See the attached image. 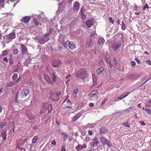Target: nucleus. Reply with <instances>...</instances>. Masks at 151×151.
<instances>
[{
  "mask_svg": "<svg viewBox=\"0 0 151 151\" xmlns=\"http://www.w3.org/2000/svg\"><path fill=\"white\" fill-rule=\"evenodd\" d=\"M88 75L86 70L84 69H81L76 73V77L82 79L86 78Z\"/></svg>",
  "mask_w": 151,
  "mask_h": 151,
  "instance_id": "f257e3e1",
  "label": "nucleus"
},
{
  "mask_svg": "<svg viewBox=\"0 0 151 151\" xmlns=\"http://www.w3.org/2000/svg\"><path fill=\"white\" fill-rule=\"evenodd\" d=\"M62 43L65 48L68 45L69 48L71 50H73L76 48V46L74 43L73 41L70 42L69 41L67 40L66 42H63Z\"/></svg>",
  "mask_w": 151,
  "mask_h": 151,
  "instance_id": "f03ea898",
  "label": "nucleus"
},
{
  "mask_svg": "<svg viewBox=\"0 0 151 151\" xmlns=\"http://www.w3.org/2000/svg\"><path fill=\"white\" fill-rule=\"evenodd\" d=\"M43 36L38 37L37 39L38 42L41 44H44L45 42H47L49 39V37L46 36L45 35H44Z\"/></svg>",
  "mask_w": 151,
  "mask_h": 151,
  "instance_id": "7ed1b4c3",
  "label": "nucleus"
},
{
  "mask_svg": "<svg viewBox=\"0 0 151 151\" xmlns=\"http://www.w3.org/2000/svg\"><path fill=\"white\" fill-rule=\"evenodd\" d=\"M20 92L22 97H26L29 94V91L27 88L24 87Z\"/></svg>",
  "mask_w": 151,
  "mask_h": 151,
  "instance_id": "20e7f679",
  "label": "nucleus"
},
{
  "mask_svg": "<svg viewBox=\"0 0 151 151\" xmlns=\"http://www.w3.org/2000/svg\"><path fill=\"white\" fill-rule=\"evenodd\" d=\"M80 7V4L78 1L75 2L73 3V11L75 12H78L79 10Z\"/></svg>",
  "mask_w": 151,
  "mask_h": 151,
  "instance_id": "39448f33",
  "label": "nucleus"
},
{
  "mask_svg": "<svg viewBox=\"0 0 151 151\" xmlns=\"http://www.w3.org/2000/svg\"><path fill=\"white\" fill-rule=\"evenodd\" d=\"M121 42H114L112 45V48L114 51L117 50L121 46Z\"/></svg>",
  "mask_w": 151,
  "mask_h": 151,
  "instance_id": "423d86ee",
  "label": "nucleus"
},
{
  "mask_svg": "<svg viewBox=\"0 0 151 151\" xmlns=\"http://www.w3.org/2000/svg\"><path fill=\"white\" fill-rule=\"evenodd\" d=\"M61 62L59 60H54L52 61V66L55 68L58 67L61 65Z\"/></svg>",
  "mask_w": 151,
  "mask_h": 151,
  "instance_id": "0eeeda50",
  "label": "nucleus"
},
{
  "mask_svg": "<svg viewBox=\"0 0 151 151\" xmlns=\"http://www.w3.org/2000/svg\"><path fill=\"white\" fill-rule=\"evenodd\" d=\"M7 134H6V132L5 131H3L1 132V135H0V141H1L2 140L1 139H2V142L6 139Z\"/></svg>",
  "mask_w": 151,
  "mask_h": 151,
  "instance_id": "6e6552de",
  "label": "nucleus"
},
{
  "mask_svg": "<svg viewBox=\"0 0 151 151\" xmlns=\"http://www.w3.org/2000/svg\"><path fill=\"white\" fill-rule=\"evenodd\" d=\"M15 37L16 34L14 32L11 33L7 35L6 39H7L8 40L11 41L14 39Z\"/></svg>",
  "mask_w": 151,
  "mask_h": 151,
  "instance_id": "1a4fd4ad",
  "label": "nucleus"
},
{
  "mask_svg": "<svg viewBox=\"0 0 151 151\" xmlns=\"http://www.w3.org/2000/svg\"><path fill=\"white\" fill-rule=\"evenodd\" d=\"M98 94V91L96 90H94L90 93L89 94V96L91 98H94L96 97Z\"/></svg>",
  "mask_w": 151,
  "mask_h": 151,
  "instance_id": "9d476101",
  "label": "nucleus"
},
{
  "mask_svg": "<svg viewBox=\"0 0 151 151\" xmlns=\"http://www.w3.org/2000/svg\"><path fill=\"white\" fill-rule=\"evenodd\" d=\"M21 50L23 55L26 54L27 52V47L24 45L22 44L21 45Z\"/></svg>",
  "mask_w": 151,
  "mask_h": 151,
  "instance_id": "9b49d317",
  "label": "nucleus"
},
{
  "mask_svg": "<svg viewBox=\"0 0 151 151\" xmlns=\"http://www.w3.org/2000/svg\"><path fill=\"white\" fill-rule=\"evenodd\" d=\"M94 22V20L93 19H90L88 21H86V25L88 28H90L93 25Z\"/></svg>",
  "mask_w": 151,
  "mask_h": 151,
  "instance_id": "f8f14e48",
  "label": "nucleus"
},
{
  "mask_svg": "<svg viewBox=\"0 0 151 151\" xmlns=\"http://www.w3.org/2000/svg\"><path fill=\"white\" fill-rule=\"evenodd\" d=\"M87 43L88 48L92 47L93 46L94 42H93L91 39H90L87 41Z\"/></svg>",
  "mask_w": 151,
  "mask_h": 151,
  "instance_id": "ddd939ff",
  "label": "nucleus"
},
{
  "mask_svg": "<svg viewBox=\"0 0 151 151\" xmlns=\"http://www.w3.org/2000/svg\"><path fill=\"white\" fill-rule=\"evenodd\" d=\"M104 68L102 67L99 68H98L96 71V73L98 75H100L104 71Z\"/></svg>",
  "mask_w": 151,
  "mask_h": 151,
  "instance_id": "4468645a",
  "label": "nucleus"
},
{
  "mask_svg": "<svg viewBox=\"0 0 151 151\" xmlns=\"http://www.w3.org/2000/svg\"><path fill=\"white\" fill-rule=\"evenodd\" d=\"M30 19V17L27 16L24 17L22 19V20L24 23H27L29 22Z\"/></svg>",
  "mask_w": 151,
  "mask_h": 151,
  "instance_id": "2eb2a0df",
  "label": "nucleus"
},
{
  "mask_svg": "<svg viewBox=\"0 0 151 151\" xmlns=\"http://www.w3.org/2000/svg\"><path fill=\"white\" fill-rule=\"evenodd\" d=\"M105 42V40L104 38L100 37L98 41V44L100 46L103 44Z\"/></svg>",
  "mask_w": 151,
  "mask_h": 151,
  "instance_id": "dca6fc26",
  "label": "nucleus"
},
{
  "mask_svg": "<svg viewBox=\"0 0 151 151\" xmlns=\"http://www.w3.org/2000/svg\"><path fill=\"white\" fill-rule=\"evenodd\" d=\"M100 134H105L107 131V129L104 127H102L100 129Z\"/></svg>",
  "mask_w": 151,
  "mask_h": 151,
  "instance_id": "f3484780",
  "label": "nucleus"
},
{
  "mask_svg": "<svg viewBox=\"0 0 151 151\" xmlns=\"http://www.w3.org/2000/svg\"><path fill=\"white\" fill-rule=\"evenodd\" d=\"M100 141L103 145H105L108 140L105 138L102 137L100 139Z\"/></svg>",
  "mask_w": 151,
  "mask_h": 151,
  "instance_id": "a211bd4d",
  "label": "nucleus"
},
{
  "mask_svg": "<svg viewBox=\"0 0 151 151\" xmlns=\"http://www.w3.org/2000/svg\"><path fill=\"white\" fill-rule=\"evenodd\" d=\"M129 93L128 92H126L124 94H123L119 97L118 98L120 100H121L123 98H125L126 96H127Z\"/></svg>",
  "mask_w": 151,
  "mask_h": 151,
  "instance_id": "6ab92c4d",
  "label": "nucleus"
},
{
  "mask_svg": "<svg viewBox=\"0 0 151 151\" xmlns=\"http://www.w3.org/2000/svg\"><path fill=\"white\" fill-rule=\"evenodd\" d=\"M81 114L80 113H78L76 116H73L72 118V121L75 122L77 120L80 116Z\"/></svg>",
  "mask_w": 151,
  "mask_h": 151,
  "instance_id": "aec40b11",
  "label": "nucleus"
},
{
  "mask_svg": "<svg viewBox=\"0 0 151 151\" xmlns=\"http://www.w3.org/2000/svg\"><path fill=\"white\" fill-rule=\"evenodd\" d=\"M6 85L8 86L12 87L15 85V83L14 82V81H10L7 83Z\"/></svg>",
  "mask_w": 151,
  "mask_h": 151,
  "instance_id": "412c9836",
  "label": "nucleus"
},
{
  "mask_svg": "<svg viewBox=\"0 0 151 151\" xmlns=\"http://www.w3.org/2000/svg\"><path fill=\"white\" fill-rule=\"evenodd\" d=\"M38 138V137L37 136H34L32 139V143L35 144L37 141Z\"/></svg>",
  "mask_w": 151,
  "mask_h": 151,
  "instance_id": "4be33fe9",
  "label": "nucleus"
},
{
  "mask_svg": "<svg viewBox=\"0 0 151 151\" xmlns=\"http://www.w3.org/2000/svg\"><path fill=\"white\" fill-rule=\"evenodd\" d=\"M62 134L63 135V138L64 141H65L68 138V136L66 133L62 132Z\"/></svg>",
  "mask_w": 151,
  "mask_h": 151,
  "instance_id": "5701e85b",
  "label": "nucleus"
},
{
  "mask_svg": "<svg viewBox=\"0 0 151 151\" xmlns=\"http://www.w3.org/2000/svg\"><path fill=\"white\" fill-rule=\"evenodd\" d=\"M52 78V81H53L54 82H55L57 80V78L55 76V75L54 73H53L51 75Z\"/></svg>",
  "mask_w": 151,
  "mask_h": 151,
  "instance_id": "b1692460",
  "label": "nucleus"
},
{
  "mask_svg": "<svg viewBox=\"0 0 151 151\" xmlns=\"http://www.w3.org/2000/svg\"><path fill=\"white\" fill-rule=\"evenodd\" d=\"M46 109H47L48 110V113H49L50 112L52 109V108L51 105L49 104L48 105L47 108Z\"/></svg>",
  "mask_w": 151,
  "mask_h": 151,
  "instance_id": "393cba45",
  "label": "nucleus"
},
{
  "mask_svg": "<svg viewBox=\"0 0 151 151\" xmlns=\"http://www.w3.org/2000/svg\"><path fill=\"white\" fill-rule=\"evenodd\" d=\"M78 90L77 88L75 89V90L73 91V96L74 97H76L77 94L78 93Z\"/></svg>",
  "mask_w": 151,
  "mask_h": 151,
  "instance_id": "a878e982",
  "label": "nucleus"
},
{
  "mask_svg": "<svg viewBox=\"0 0 151 151\" xmlns=\"http://www.w3.org/2000/svg\"><path fill=\"white\" fill-rule=\"evenodd\" d=\"M33 21L34 24L36 26H37L39 25V23L38 22V21L37 19L35 18H34Z\"/></svg>",
  "mask_w": 151,
  "mask_h": 151,
  "instance_id": "bb28decb",
  "label": "nucleus"
},
{
  "mask_svg": "<svg viewBox=\"0 0 151 151\" xmlns=\"http://www.w3.org/2000/svg\"><path fill=\"white\" fill-rule=\"evenodd\" d=\"M44 78L45 81L47 82H49V81L50 80V78L47 76V75H45L44 76Z\"/></svg>",
  "mask_w": 151,
  "mask_h": 151,
  "instance_id": "cd10ccee",
  "label": "nucleus"
},
{
  "mask_svg": "<svg viewBox=\"0 0 151 151\" xmlns=\"http://www.w3.org/2000/svg\"><path fill=\"white\" fill-rule=\"evenodd\" d=\"M86 11V9L84 7H82L81 8L80 11V13H84V12Z\"/></svg>",
  "mask_w": 151,
  "mask_h": 151,
  "instance_id": "c85d7f7f",
  "label": "nucleus"
},
{
  "mask_svg": "<svg viewBox=\"0 0 151 151\" xmlns=\"http://www.w3.org/2000/svg\"><path fill=\"white\" fill-rule=\"evenodd\" d=\"M18 75L17 73H14L12 76V79L13 80H15L17 78Z\"/></svg>",
  "mask_w": 151,
  "mask_h": 151,
  "instance_id": "c756f323",
  "label": "nucleus"
},
{
  "mask_svg": "<svg viewBox=\"0 0 151 151\" xmlns=\"http://www.w3.org/2000/svg\"><path fill=\"white\" fill-rule=\"evenodd\" d=\"M81 15V17L82 18L83 20H84L86 19V16L85 15L84 13H80Z\"/></svg>",
  "mask_w": 151,
  "mask_h": 151,
  "instance_id": "7c9ffc66",
  "label": "nucleus"
},
{
  "mask_svg": "<svg viewBox=\"0 0 151 151\" xmlns=\"http://www.w3.org/2000/svg\"><path fill=\"white\" fill-rule=\"evenodd\" d=\"M53 29L52 28H50V30L49 32L47 33V34H45L46 36L47 37L48 36H49L52 33V32L53 31Z\"/></svg>",
  "mask_w": 151,
  "mask_h": 151,
  "instance_id": "2f4dec72",
  "label": "nucleus"
},
{
  "mask_svg": "<svg viewBox=\"0 0 151 151\" xmlns=\"http://www.w3.org/2000/svg\"><path fill=\"white\" fill-rule=\"evenodd\" d=\"M145 106L146 107H151V101L147 102L145 104Z\"/></svg>",
  "mask_w": 151,
  "mask_h": 151,
  "instance_id": "473e14b6",
  "label": "nucleus"
},
{
  "mask_svg": "<svg viewBox=\"0 0 151 151\" xmlns=\"http://www.w3.org/2000/svg\"><path fill=\"white\" fill-rule=\"evenodd\" d=\"M12 52L14 55H16L18 53V51L17 49H14L13 50Z\"/></svg>",
  "mask_w": 151,
  "mask_h": 151,
  "instance_id": "72a5a7b5",
  "label": "nucleus"
},
{
  "mask_svg": "<svg viewBox=\"0 0 151 151\" xmlns=\"http://www.w3.org/2000/svg\"><path fill=\"white\" fill-rule=\"evenodd\" d=\"M6 124V122H4L2 123L0 125V128H2L4 127Z\"/></svg>",
  "mask_w": 151,
  "mask_h": 151,
  "instance_id": "f704fd0d",
  "label": "nucleus"
},
{
  "mask_svg": "<svg viewBox=\"0 0 151 151\" xmlns=\"http://www.w3.org/2000/svg\"><path fill=\"white\" fill-rule=\"evenodd\" d=\"M8 54V52L7 50H5L3 51H2V56H5L7 55Z\"/></svg>",
  "mask_w": 151,
  "mask_h": 151,
  "instance_id": "c9c22d12",
  "label": "nucleus"
},
{
  "mask_svg": "<svg viewBox=\"0 0 151 151\" xmlns=\"http://www.w3.org/2000/svg\"><path fill=\"white\" fill-rule=\"evenodd\" d=\"M93 82L94 84H96L97 83V81L96 77H94L93 76Z\"/></svg>",
  "mask_w": 151,
  "mask_h": 151,
  "instance_id": "e433bc0d",
  "label": "nucleus"
},
{
  "mask_svg": "<svg viewBox=\"0 0 151 151\" xmlns=\"http://www.w3.org/2000/svg\"><path fill=\"white\" fill-rule=\"evenodd\" d=\"M76 149L77 151H79L82 149L81 145H78L76 147Z\"/></svg>",
  "mask_w": 151,
  "mask_h": 151,
  "instance_id": "4c0bfd02",
  "label": "nucleus"
},
{
  "mask_svg": "<svg viewBox=\"0 0 151 151\" xmlns=\"http://www.w3.org/2000/svg\"><path fill=\"white\" fill-rule=\"evenodd\" d=\"M145 111L147 114H151V111L148 108H146L145 109Z\"/></svg>",
  "mask_w": 151,
  "mask_h": 151,
  "instance_id": "58836bf2",
  "label": "nucleus"
},
{
  "mask_svg": "<svg viewBox=\"0 0 151 151\" xmlns=\"http://www.w3.org/2000/svg\"><path fill=\"white\" fill-rule=\"evenodd\" d=\"M74 0H68L67 1V4L68 6H71L72 4V2Z\"/></svg>",
  "mask_w": 151,
  "mask_h": 151,
  "instance_id": "ea45409f",
  "label": "nucleus"
},
{
  "mask_svg": "<svg viewBox=\"0 0 151 151\" xmlns=\"http://www.w3.org/2000/svg\"><path fill=\"white\" fill-rule=\"evenodd\" d=\"M109 20L110 23H111L112 24L114 23V21L112 19V18L111 17H110L109 18Z\"/></svg>",
  "mask_w": 151,
  "mask_h": 151,
  "instance_id": "a19ab883",
  "label": "nucleus"
},
{
  "mask_svg": "<svg viewBox=\"0 0 151 151\" xmlns=\"http://www.w3.org/2000/svg\"><path fill=\"white\" fill-rule=\"evenodd\" d=\"M94 144H96V145H97L99 144L98 139L96 138L94 139Z\"/></svg>",
  "mask_w": 151,
  "mask_h": 151,
  "instance_id": "79ce46f5",
  "label": "nucleus"
},
{
  "mask_svg": "<svg viewBox=\"0 0 151 151\" xmlns=\"http://www.w3.org/2000/svg\"><path fill=\"white\" fill-rule=\"evenodd\" d=\"M122 29L123 30H124L125 29V25L123 22H122Z\"/></svg>",
  "mask_w": 151,
  "mask_h": 151,
  "instance_id": "37998d69",
  "label": "nucleus"
},
{
  "mask_svg": "<svg viewBox=\"0 0 151 151\" xmlns=\"http://www.w3.org/2000/svg\"><path fill=\"white\" fill-rule=\"evenodd\" d=\"M149 8V6H148V4H146L143 7V10H145L146 8Z\"/></svg>",
  "mask_w": 151,
  "mask_h": 151,
  "instance_id": "c03bdc74",
  "label": "nucleus"
},
{
  "mask_svg": "<svg viewBox=\"0 0 151 151\" xmlns=\"http://www.w3.org/2000/svg\"><path fill=\"white\" fill-rule=\"evenodd\" d=\"M106 145H107L108 146H111V143L110 142L108 141L107 142H106Z\"/></svg>",
  "mask_w": 151,
  "mask_h": 151,
  "instance_id": "a18cd8bd",
  "label": "nucleus"
},
{
  "mask_svg": "<svg viewBox=\"0 0 151 151\" xmlns=\"http://www.w3.org/2000/svg\"><path fill=\"white\" fill-rule=\"evenodd\" d=\"M21 142H22L21 143H18L19 144V145L23 146L25 142V141L24 140H23Z\"/></svg>",
  "mask_w": 151,
  "mask_h": 151,
  "instance_id": "49530a36",
  "label": "nucleus"
},
{
  "mask_svg": "<svg viewBox=\"0 0 151 151\" xmlns=\"http://www.w3.org/2000/svg\"><path fill=\"white\" fill-rule=\"evenodd\" d=\"M131 64L132 66H134L136 65V63L134 61H132Z\"/></svg>",
  "mask_w": 151,
  "mask_h": 151,
  "instance_id": "de8ad7c7",
  "label": "nucleus"
},
{
  "mask_svg": "<svg viewBox=\"0 0 151 151\" xmlns=\"http://www.w3.org/2000/svg\"><path fill=\"white\" fill-rule=\"evenodd\" d=\"M136 61L137 63L139 64H140V63L139 60L137 58H135L134 59Z\"/></svg>",
  "mask_w": 151,
  "mask_h": 151,
  "instance_id": "09e8293b",
  "label": "nucleus"
},
{
  "mask_svg": "<svg viewBox=\"0 0 151 151\" xmlns=\"http://www.w3.org/2000/svg\"><path fill=\"white\" fill-rule=\"evenodd\" d=\"M90 145L93 147H94L95 146H96V144H94V142H92L90 143Z\"/></svg>",
  "mask_w": 151,
  "mask_h": 151,
  "instance_id": "8fccbe9b",
  "label": "nucleus"
},
{
  "mask_svg": "<svg viewBox=\"0 0 151 151\" xmlns=\"http://www.w3.org/2000/svg\"><path fill=\"white\" fill-rule=\"evenodd\" d=\"M146 62L148 65H151V61L149 60H147L146 61Z\"/></svg>",
  "mask_w": 151,
  "mask_h": 151,
  "instance_id": "3c124183",
  "label": "nucleus"
},
{
  "mask_svg": "<svg viewBox=\"0 0 151 151\" xmlns=\"http://www.w3.org/2000/svg\"><path fill=\"white\" fill-rule=\"evenodd\" d=\"M51 144L55 145H56V142L55 141V139H54L52 141Z\"/></svg>",
  "mask_w": 151,
  "mask_h": 151,
  "instance_id": "603ef678",
  "label": "nucleus"
},
{
  "mask_svg": "<svg viewBox=\"0 0 151 151\" xmlns=\"http://www.w3.org/2000/svg\"><path fill=\"white\" fill-rule=\"evenodd\" d=\"M67 103L68 105H71L72 102L70 100H68L67 101Z\"/></svg>",
  "mask_w": 151,
  "mask_h": 151,
  "instance_id": "864d4df0",
  "label": "nucleus"
},
{
  "mask_svg": "<svg viewBox=\"0 0 151 151\" xmlns=\"http://www.w3.org/2000/svg\"><path fill=\"white\" fill-rule=\"evenodd\" d=\"M108 64H109V65L111 68H112L113 66V65L110 62H109L108 63Z\"/></svg>",
  "mask_w": 151,
  "mask_h": 151,
  "instance_id": "5fc2aeb1",
  "label": "nucleus"
},
{
  "mask_svg": "<svg viewBox=\"0 0 151 151\" xmlns=\"http://www.w3.org/2000/svg\"><path fill=\"white\" fill-rule=\"evenodd\" d=\"M86 144H83L82 146H81L82 149H85L86 147Z\"/></svg>",
  "mask_w": 151,
  "mask_h": 151,
  "instance_id": "6e6d98bb",
  "label": "nucleus"
},
{
  "mask_svg": "<svg viewBox=\"0 0 151 151\" xmlns=\"http://www.w3.org/2000/svg\"><path fill=\"white\" fill-rule=\"evenodd\" d=\"M61 151H65V147L63 146H62L61 147Z\"/></svg>",
  "mask_w": 151,
  "mask_h": 151,
  "instance_id": "4d7b16f0",
  "label": "nucleus"
},
{
  "mask_svg": "<svg viewBox=\"0 0 151 151\" xmlns=\"http://www.w3.org/2000/svg\"><path fill=\"white\" fill-rule=\"evenodd\" d=\"M14 63V61L12 59H10L9 62V63L12 65Z\"/></svg>",
  "mask_w": 151,
  "mask_h": 151,
  "instance_id": "13d9d810",
  "label": "nucleus"
},
{
  "mask_svg": "<svg viewBox=\"0 0 151 151\" xmlns=\"http://www.w3.org/2000/svg\"><path fill=\"white\" fill-rule=\"evenodd\" d=\"M90 139V137H86V140L87 142H88L89 141Z\"/></svg>",
  "mask_w": 151,
  "mask_h": 151,
  "instance_id": "bf43d9fd",
  "label": "nucleus"
},
{
  "mask_svg": "<svg viewBox=\"0 0 151 151\" xmlns=\"http://www.w3.org/2000/svg\"><path fill=\"white\" fill-rule=\"evenodd\" d=\"M4 4L0 3V9L4 7Z\"/></svg>",
  "mask_w": 151,
  "mask_h": 151,
  "instance_id": "052dcab7",
  "label": "nucleus"
},
{
  "mask_svg": "<svg viewBox=\"0 0 151 151\" xmlns=\"http://www.w3.org/2000/svg\"><path fill=\"white\" fill-rule=\"evenodd\" d=\"M19 80L17 79L16 81H14V82H15V85H16V84L17 83L19 82Z\"/></svg>",
  "mask_w": 151,
  "mask_h": 151,
  "instance_id": "680f3d73",
  "label": "nucleus"
},
{
  "mask_svg": "<svg viewBox=\"0 0 151 151\" xmlns=\"http://www.w3.org/2000/svg\"><path fill=\"white\" fill-rule=\"evenodd\" d=\"M3 61H6V63L8 62V60L6 57H5L3 59Z\"/></svg>",
  "mask_w": 151,
  "mask_h": 151,
  "instance_id": "e2e57ef3",
  "label": "nucleus"
},
{
  "mask_svg": "<svg viewBox=\"0 0 151 151\" xmlns=\"http://www.w3.org/2000/svg\"><path fill=\"white\" fill-rule=\"evenodd\" d=\"M123 124L124 125V126H125L126 127H130L129 126L128 124V122L126 123H124V124Z\"/></svg>",
  "mask_w": 151,
  "mask_h": 151,
  "instance_id": "0e129e2a",
  "label": "nucleus"
},
{
  "mask_svg": "<svg viewBox=\"0 0 151 151\" xmlns=\"http://www.w3.org/2000/svg\"><path fill=\"white\" fill-rule=\"evenodd\" d=\"M88 134L90 135H92L93 134V132L89 130Z\"/></svg>",
  "mask_w": 151,
  "mask_h": 151,
  "instance_id": "69168bd1",
  "label": "nucleus"
},
{
  "mask_svg": "<svg viewBox=\"0 0 151 151\" xmlns=\"http://www.w3.org/2000/svg\"><path fill=\"white\" fill-rule=\"evenodd\" d=\"M48 83L49 84H51L52 85H53V83L52 81H51L50 80V81H49V82H48Z\"/></svg>",
  "mask_w": 151,
  "mask_h": 151,
  "instance_id": "338daca9",
  "label": "nucleus"
},
{
  "mask_svg": "<svg viewBox=\"0 0 151 151\" xmlns=\"http://www.w3.org/2000/svg\"><path fill=\"white\" fill-rule=\"evenodd\" d=\"M89 105L91 107H93L94 105V104L93 103H91L89 104Z\"/></svg>",
  "mask_w": 151,
  "mask_h": 151,
  "instance_id": "774afa93",
  "label": "nucleus"
}]
</instances>
